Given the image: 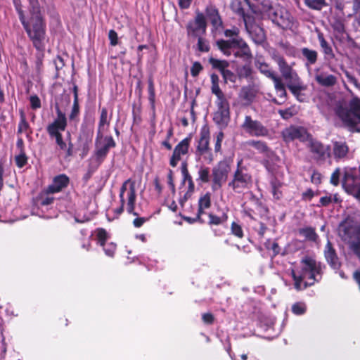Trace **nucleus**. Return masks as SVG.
<instances>
[{
  "instance_id": "obj_1",
  "label": "nucleus",
  "mask_w": 360,
  "mask_h": 360,
  "mask_svg": "<svg viewBox=\"0 0 360 360\" xmlns=\"http://www.w3.org/2000/svg\"><path fill=\"white\" fill-rule=\"evenodd\" d=\"M30 16L21 18L20 21L33 46L37 50L43 51L45 48L46 22L41 15L39 2L37 0H30Z\"/></svg>"
},
{
  "instance_id": "obj_2",
  "label": "nucleus",
  "mask_w": 360,
  "mask_h": 360,
  "mask_svg": "<svg viewBox=\"0 0 360 360\" xmlns=\"http://www.w3.org/2000/svg\"><path fill=\"white\" fill-rule=\"evenodd\" d=\"M300 264L301 271L299 274L293 269L291 271L294 285L297 290L312 285L321 278L320 266L314 259L307 257L301 260Z\"/></svg>"
},
{
  "instance_id": "obj_3",
  "label": "nucleus",
  "mask_w": 360,
  "mask_h": 360,
  "mask_svg": "<svg viewBox=\"0 0 360 360\" xmlns=\"http://www.w3.org/2000/svg\"><path fill=\"white\" fill-rule=\"evenodd\" d=\"M335 114L351 131L360 132V99L354 97L348 105H338Z\"/></svg>"
},
{
  "instance_id": "obj_4",
  "label": "nucleus",
  "mask_w": 360,
  "mask_h": 360,
  "mask_svg": "<svg viewBox=\"0 0 360 360\" xmlns=\"http://www.w3.org/2000/svg\"><path fill=\"white\" fill-rule=\"evenodd\" d=\"M275 60L278 66L282 77L287 82L288 87L293 94L297 95L301 91L305 89L301 79L296 71L293 70L292 65L288 64L281 56L277 57Z\"/></svg>"
},
{
  "instance_id": "obj_5",
  "label": "nucleus",
  "mask_w": 360,
  "mask_h": 360,
  "mask_svg": "<svg viewBox=\"0 0 360 360\" xmlns=\"http://www.w3.org/2000/svg\"><path fill=\"white\" fill-rule=\"evenodd\" d=\"M217 45L226 56H230L233 52L236 57L240 58L244 60L251 58L252 55L248 46L240 38L219 40L217 41Z\"/></svg>"
},
{
  "instance_id": "obj_6",
  "label": "nucleus",
  "mask_w": 360,
  "mask_h": 360,
  "mask_svg": "<svg viewBox=\"0 0 360 360\" xmlns=\"http://www.w3.org/2000/svg\"><path fill=\"white\" fill-rule=\"evenodd\" d=\"M252 186V177L247 169L241 166V161L238 162V167L233 174L232 180L229 183L236 193H243Z\"/></svg>"
},
{
  "instance_id": "obj_7",
  "label": "nucleus",
  "mask_w": 360,
  "mask_h": 360,
  "mask_svg": "<svg viewBox=\"0 0 360 360\" xmlns=\"http://www.w3.org/2000/svg\"><path fill=\"white\" fill-rule=\"evenodd\" d=\"M210 131L204 128L200 134L195 150V158L198 161L210 164L214 160L212 149L210 148Z\"/></svg>"
},
{
  "instance_id": "obj_8",
  "label": "nucleus",
  "mask_w": 360,
  "mask_h": 360,
  "mask_svg": "<svg viewBox=\"0 0 360 360\" xmlns=\"http://www.w3.org/2000/svg\"><path fill=\"white\" fill-rule=\"evenodd\" d=\"M216 110L213 113V121L220 128L224 129L230 121L229 103L226 96L216 98Z\"/></svg>"
},
{
  "instance_id": "obj_9",
  "label": "nucleus",
  "mask_w": 360,
  "mask_h": 360,
  "mask_svg": "<svg viewBox=\"0 0 360 360\" xmlns=\"http://www.w3.org/2000/svg\"><path fill=\"white\" fill-rule=\"evenodd\" d=\"M136 182L131 179L126 180L121 188L120 192V202L122 205L127 203V211L129 214L137 215L134 212L135 201H136Z\"/></svg>"
},
{
  "instance_id": "obj_10",
  "label": "nucleus",
  "mask_w": 360,
  "mask_h": 360,
  "mask_svg": "<svg viewBox=\"0 0 360 360\" xmlns=\"http://www.w3.org/2000/svg\"><path fill=\"white\" fill-rule=\"evenodd\" d=\"M342 185L345 191L360 200V182L354 168H344Z\"/></svg>"
},
{
  "instance_id": "obj_11",
  "label": "nucleus",
  "mask_w": 360,
  "mask_h": 360,
  "mask_svg": "<svg viewBox=\"0 0 360 360\" xmlns=\"http://www.w3.org/2000/svg\"><path fill=\"white\" fill-rule=\"evenodd\" d=\"M307 146L312 154L314 159L318 162H324L331 157L330 148L320 141L310 137L307 141Z\"/></svg>"
},
{
  "instance_id": "obj_12",
  "label": "nucleus",
  "mask_w": 360,
  "mask_h": 360,
  "mask_svg": "<svg viewBox=\"0 0 360 360\" xmlns=\"http://www.w3.org/2000/svg\"><path fill=\"white\" fill-rule=\"evenodd\" d=\"M95 146V156L98 161H102L106 157L110 149L115 147L116 143L111 136L97 134Z\"/></svg>"
},
{
  "instance_id": "obj_13",
  "label": "nucleus",
  "mask_w": 360,
  "mask_h": 360,
  "mask_svg": "<svg viewBox=\"0 0 360 360\" xmlns=\"http://www.w3.org/2000/svg\"><path fill=\"white\" fill-rule=\"evenodd\" d=\"M268 16L273 22L282 27H288L292 23V17L290 13L280 6H271L268 10Z\"/></svg>"
},
{
  "instance_id": "obj_14",
  "label": "nucleus",
  "mask_w": 360,
  "mask_h": 360,
  "mask_svg": "<svg viewBox=\"0 0 360 360\" xmlns=\"http://www.w3.org/2000/svg\"><path fill=\"white\" fill-rule=\"evenodd\" d=\"M207 22L202 13H197L195 18L188 22L186 25L188 37L196 38L206 33Z\"/></svg>"
},
{
  "instance_id": "obj_15",
  "label": "nucleus",
  "mask_w": 360,
  "mask_h": 360,
  "mask_svg": "<svg viewBox=\"0 0 360 360\" xmlns=\"http://www.w3.org/2000/svg\"><path fill=\"white\" fill-rule=\"evenodd\" d=\"M241 128L253 136H265L268 134V129L260 122L252 120L249 115L245 117Z\"/></svg>"
},
{
  "instance_id": "obj_16",
  "label": "nucleus",
  "mask_w": 360,
  "mask_h": 360,
  "mask_svg": "<svg viewBox=\"0 0 360 360\" xmlns=\"http://www.w3.org/2000/svg\"><path fill=\"white\" fill-rule=\"evenodd\" d=\"M230 170V166L226 162H220L213 168L212 188L214 190L221 187L222 184L226 181Z\"/></svg>"
},
{
  "instance_id": "obj_17",
  "label": "nucleus",
  "mask_w": 360,
  "mask_h": 360,
  "mask_svg": "<svg viewBox=\"0 0 360 360\" xmlns=\"http://www.w3.org/2000/svg\"><path fill=\"white\" fill-rule=\"evenodd\" d=\"M67 126V120L65 114L60 110H58L56 119L46 127V131L52 139L62 135V132L65 130Z\"/></svg>"
},
{
  "instance_id": "obj_18",
  "label": "nucleus",
  "mask_w": 360,
  "mask_h": 360,
  "mask_svg": "<svg viewBox=\"0 0 360 360\" xmlns=\"http://www.w3.org/2000/svg\"><path fill=\"white\" fill-rule=\"evenodd\" d=\"M283 138L285 142H290L298 139L302 142L307 141L310 138L307 130L300 127L290 126L282 132Z\"/></svg>"
},
{
  "instance_id": "obj_19",
  "label": "nucleus",
  "mask_w": 360,
  "mask_h": 360,
  "mask_svg": "<svg viewBox=\"0 0 360 360\" xmlns=\"http://www.w3.org/2000/svg\"><path fill=\"white\" fill-rule=\"evenodd\" d=\"M191 138H185L181 141L174 148L173 154L169 160V165L175 167L184 155L188 152Z\"/></svg>"
},
{
  "instance_id": "obj_20",
  "label": "nucleus",
  "mask_w": 360,
  "mask_h": 360,
  "mask_svg": "<svg viewBox=\"0 0 360 360\" xmlns=\"http://www.w3.org/2000/svg\"><path fill=\"white\" fill-rule=\"evenodd\" d=\"M314 78L319 84L325 87L333 86L337 83V77L322 68L314 70Z\"/></svg>"
},
{
  "instance_id": "obj_21",
  "label": "nucleus",
  "mask_w": 360,
  "mask_h": 360,
  "mask_svg": "<svg viewBox=\"0 0 360 360\" xmlns=\"http://www.w3.org/2000/svg\"><path fill=\"white\" fill-rule=\"evenodd\" d=\"M70 183L69 177L65 174H59L55 176L51 184H50L46 190V193H56L62 191L68 187Z\"/></svg>"
},
{
  "instance_id": "obj_22",
  "label": "nucleus",
  "mask_w": 360,
  "mask_h": 360,
  "mask_svg": "<svg viewBox=\"0 0 360 360\" xmlns=\"http://www.w3.org/2000/svg\"><path fill=\"white\" fill-rule=\"evenodd\" d=\"M348 153L349 147L346 142L342 141L333 142L331 156L336 161L345 160L347 158Z\"/></svg>"
},
{
  "instance_id": "obj_23",
  "label": "nucleus",
  "mask_w": 360,
  "mask_h": 360,
  "mask_svg": "<svg viewBox=\"0 0 360 360\" xmlns=\"http://www.w3.org/2000/svg\"><path fill=\"white\" fill-rule=\"evenodd\" d=\"M324 256L328 264L334 269H338L340 266L339 258L331 243L328 240L324 248Z\"/></svg>"
},
{
  "instance_id": "obj_24",
  "label": "nucleus",
  "mask_w": 360,
  "mask_h": 360,
  "mask_svg": "<svg viewBox=\"0 0 360 360\" xmlns=\"http://www.w3.org/2000/svg\"><path fill=\"white\" fill-rule=\"evenodd\" d=\"M53 139L55 140L58 150L65 153V158L70 157L73 155V144L70 140V135L69 134L66 139L68 143L63 139L62 135L53 138Z\"/></svg>"
},
{
  "instance_id": "obj_25",
  "label": "nucleus",
  "mask_w": 360,
  "mask_h": 360,
  "mask_svg": "<svg viewBox=\"0 0 360 360\" xmlns=\"http://www.w3.org/2000/svg\"><path fill=\"white\" fill-rule=\"evenodd\" d=\"M255 65L256 68L266 77L272 80L278 77L276 73L269 67V64H267L262 57L259 56L256 58Z\"/></svg>"
},
{
  "instance_id": "obj_26",
  "label": "nucleus",
  "mask_w": 360,
  "mask_h": 360,
  "mask_svg": "<svg viewBox=\"0 0 360 360\" xmlns=\"http://www.w3.org/2000/svg\"><path fill=\"white\" fill-rule=\"evenodd\" d=\"M257 95V90L250 86H243L240 92V98L245 101V104L251 103Z\"/></svg>"
},
{
  "instance_id": "obj_27",
  "label": "nucleus",
  "mask_w": 360,
  "mask_h": 360,
  "mask_svg": "<svg viewBox=\"0 0 360 360\" xmlns=\"http://www.w3.org/2000/svg\"><path fill=\"white\" fill-rule=\"evenodd\" d=\"M211 206V195L209 193L202 195L198 200V218L200 219L201 216L205 213V210Z\"/></svg>"
},
{
  "instance_id": "obj_28",
  "label": "nucleus",
  "mask_w": 360,
  "mask_h": 360,
  "mask_svg": "<svg viewBox=\"0 0 360 360\" xmlns=\"http://www.w3.org/2000/svg\"><path fill=\"white\" fill-rule=\"evenodd\" d=\"M110 121L108 119V110L106 108H102L98 126L97 134H105L108 130Z\"/></svg>"
},
{
  "instance_id": "obj_29",
  "label": "nucleus",
  "mask_w": 360,
  "mask_h": 360,
  "mask_svg": "<svg viewBox=\"0 0 360 360\" xmlns=\"http://www.w3.org/2000/svg\"><path fill=\"white\" fill-rule=\"evenodd\" d=\"M206 15L214 27L221 25V20L219 15L218 10L213 6H208L206 8Z\"/></svg>"
},
{
  "instance_id": "obj_30",
  "label": "nucleus",
  "mask_w": 360,
  "mask_h": 360,
  "mask_svg": "<svg viewBox=\"0 0 360 360\" xmlns=\"http://www.w3.org/2000/svg\"><path fill=\"white\" fill-rule=\"evenodd\" d=\"M249 6L248 0H233L231 5L232 10L241 16L245 15V11Z\"/></svg>"
},
{
  "instance_id": "obj_31",
  "label": "nucleus",
  "mask_w": 360,
  "mask_h": 360,
  "mask_svg": "<svg viewBox=\"0 0 360 360\" xmlns=\"http://www.w3.org/2000/svg\"><path fill=\"white\" fill-rule=\"evenodd\" d=\"M246 146L254 148L260 153L269 155L271 152L266 143L261 141H249L246 142Z\"/></svg>"
},
{
  "instance_id": "obj_32",
  "label": "nucleus",
  "mask_w": 360,
  "mask_h": 360,
  "mask_svg": "<svg viewBox=\"0 0 360 360\" xmlns=\"http://www.w3.org/2000/svg\"><path fill=\"white\" fill-rule=\"evenodd\" d=\"M303 56L307 60L306 65L314 64L317 60L318 53L316 51L309 49L308 48H303L301 50Z\"/></svg>"
},
{
  "instance_id": "obj_33",
  "label": "nucleus",
  "mask_w": 360,
  "mask_h": 360,
  "mask_svg": "<svg viewBox=\"0 0 360 360\" xmlns=\"http://www.w3.org/2000/svg\"><path fill=\"white\" fill-rule=\"evenodd\" d=\"M219 77L217 75L212 74L211 75V91L214 95H215L216 98L225 96L224 92L219 87Z\"/></svg>"
},
{
  "instance_id": "obj_34",
  "label": "nucleus",
  "mask_w": 360,
  "mask_h": 360,
  "mask_svg": "<svg viewBox=\"0 0 360 360\" xmlns=\"http://www.w3.org/2000/svg\"><path fill=\"white\" fill-rule=\"evenodd\" d=\"M300 234L305 238L306 240L310 241H316L318 235L315 232V229L311 227L304 228L300 230Z\"/></svg>"
},
{
  "instance_id": "obj_35",
  "label": "nucleus",
  "mask_w": 360,
  "mask_h": 360,
  "mask_svg": "<svg viewBox=\"0 0 360 360\" xmlns=\"http://www.w3.org/2000/svg\"><path fill=\"white\" fill-rule=\"evenodd\" d=\"M209 62L214 68L219 70L221 74L229 67V63L224 60H218L211 58H210Z\"/></svg>"
},
{
  "instance_id": "obj_36",
  "label": "nucleus",
  "mask_w": 360,
  "mask_h": 360,
  "mask_svg": "<svg viewBox=\"0 0 360 360\" xmlns=\"http://www.w3.org/2000/svg\"><path fill=\"white\" fill-rule=\"evenodd\" d=\"M274 84V87L276 91L277 95L281 98H284L286 95V91L285 89V85L282 82L281 79L278 77L275 79L273 80Z\"/></svg>"
},
{
  "instance_id": "obj_37",
  "label": "nucleus",
  "mask_w": 360,
  "mask_h": 360,
  "mask_svg": "<svg viewBox=\"0 0 360 360\" xmlns=\"http://www.w3.org/2000/svg\"><path fill=\"white\" fill-rule=\"evenodd\" d=\"M305 4L310 8L321 10L326 6V0H304Z\"/></svg>"
},
{
  "instance_id": "obj_38",
  "label": "nucleus",
  "mask_w": 360,
  "mask_h": 360,
  "mask_svg": "<svg viewBox=\"0 0 360 360\" xmlns=\"http://www.w3.org/2000/svg\"><path fill=\"white\" fill-rule=\"evenodd\" d=\"M20 121L18 124V133H22L25 132L28 128H29V124L26 121L25 115L23 112V110H20Z\"/></svg>"
},
{
  "instance_id": "obj_39",
  "label": "nucleus",
  "mask_w": 360,
  "mask_h": 360,
  "mask_svg": "<svg viewBox=\"0 0 360 360\" xmlns=\"http://www.w3.org/2000/svg\"><path fill=\"white\" fill-rule=\"evenodd\" d=\"M198 39L197 49L198 51L201 52H207L210 50V46L208 41L203 37V36H200L196 37Z\"/></svg>"
},
{
  "instance_id": "obj_40",
  "label": "nucleus",
  "mask_w": 360,
  "mask_h": 360,
  "mask_svg": "<svg viewBox=\"0 0 360 360\" xmlns=\"http://www.w3.org/2000/svg\"><path fill=\"white\" fill-rule=\"evenodd\" d=\"M96 237L98 240V243L101 246H104L105 243L108 238V236L105 230L103 229H98L96 230Z\"/></svg>"
},
{
  "instance_id": "obj_41",
  "label": "nucleus",
  "mask_w": 360,
  "mask_h": 360,
  "mask_svg": "<svg viewBox=\"0 0 360 360\" xmlns=\"http://www.w3.org/2000/svg\"><path fill=\"white\" fill-rule=\"evenodd\" d=\"M343 176V169H341L340 168L335 169V170L332 173L330 176V183L333 186H338L340 182V176Z\"/></svg>"
},
{
  "instance_id": "obj_42",
  "label": "nucleus",
  "mask_w": 360,
  "mask_h": 360,
  "mask_svg": "<svg viewBox=\"0 0 360 360\" xmlns=\"http://www.w3.org/2000/svg\"><path fill=\"white\" fill-rule=\"evenodd\" d=\"M281 184L279 181L274 180L271 181L272 193L276 199H280L282 196V192L280 191Z\"/></svg>"
},
{
  "instance_id": "obj_43",
  "label": "nucleus",
  "mask_w": 360,
  "mask_h": 360,
  "mask_svg": "<svg viewBox=\"0 0 360 360\" xmlns=\"http://www.w3.org/2000/svg\"><path fill=\"white\" fill-rule=\"evenodd\" d=\"M307 309L306 305L303 302H297L292 306V311L295 315H302Z\"/></svg>"
},
{
  "instance_id": "obj_44",
  "label": "nucleus",
  "mask_w": 360,
  "mask_h": 360,
  "mask_svg": "<svg viewBox=\"0 0 360 360\" xmlns=\"http://www.w3.org/2000/svg\"><path fill=\"white\" fill-rule=\"evenodd\" d=\"M15 163L19 168L23 167L27 162V158L24 151L20 153L15 158Z\"/></svg>"
},
{
  "instance_id": "obj_45",
  "label": "nucleus",
  "mask_w": 360,
  "mask_h": 360,
  "mask_svg": "<svg viewBox=\"0 0 360 360\" xmlns=\"http://www.w3.org/2000/svg\"><path fill=\"white\" fill-rule=\"evenodd\" d=\"M319 40L324 53L326 55H333V50L331 47L328 45L327 41L324 39L323 35H319Z\"/></svg>"
},
{
  "instance_id": "obj_46",
  "label": "nucleus",
  "mask_w": 360,
  "mask_h": 360,
  "mask_svg": "<svg viewBox=\"0 0 360 360\" xmlns=\"http://www.w3.org/2000/svg\"><path fill=\"white\" fill-rule=\"evenodd\" d=\"M199 179L202 182H208L210 180V170L207 167H200L198 171Z\"/></svg>"
},
{
  "instance_id": "obj_47",
  "label": "nucleus",
  "mask_w": 360,
  "mask_h": 360,
  "mask_svg": "<svg viewBox=\"0 0 360 360\" xmlns=\"http://www.w3.org/2000/svg\"><path fill=\"white\" fill-rule=\"evenodd\" d=\"M224 133L221 131H219L218 133L216 134L215 135V143H214V151L216 153H218L221 150V142L224 139Z\"/></svg>"
},
{
  "instance_id": "obj_48",
  "label": "nucleus",
  "mask_w": 360,
  "mask_h": 360,
  "mask_svg": "<svg viewBox=\"0 0 360 360\" xmlns=\"http://www.w3.org/2000/svg\"><path fill=\"white\" fill-rule=\"evenodd\" d=\"M231 232L238 238H242L243 236V232L241 226L236 222H233L231 224Z\"/></svg>"
},
{
  "instance_id": "obj_49",
  "label": "nucleus",
  "mask_w": 360,
  "mask_h": 360,
  "mask_svg": "<svg viewBox=\"0 0 360 360\" xmlns=\"http://www.w3.org/2000/svg\"><path fill=\"white\" fill-rule=\"evenodd\" d=\"M251 74L252 69L249 65H244L238 71V75L240 77L248 78L251 75Z\"/></svg>"
},
{
  "instance_id": "obj_50",
  "label": "nucleus",
  "mask_w": 360,
  "mask_h": 360,
  "mask_svg": "<svg viewBox=\"0 0 360 360\" xmlns=\"http://www.w3.org/2000/svg\"><path fill=\"white\" fill-rule=\"evenodd\" d=\"M103 247L105 255L109 257H112L116 250V245L113 243H110Z\"/></svg>"
},
{
  "instance_id": "obj_51",
  "label": "nucleus",
  "mask_w": 360,
  "mask_h": 360,
  "mask_svg": "<svg viewBox=\"0 0 360 360\" xmlns=\"http://www.w3.org/2000/svg\"><path fill=\"white\" fill-rule=\"evenodd\" d=\"M13 4L15 6V10L18 14L19 19L20 20L21 18H23L25 17L23 10H22L21 1H20V0H13Z\"/></svg>"
},
{
  "instance_id": "obj_52",
  "label": "nucleus",
  "mask_w": 360,
  "mask_h": 360,
  "mask_svg": "<svg viewBox=\"0 0 360 360\" xmlns=\"http://www.w3.org/2000/svg\"><path fill=\"white\" fill-rule=\"evenodd\" d=\"M202 70V66L198 62H195L191 68V73L193 77H196L199 75L200 72Z\"/></svg>"
},
{
  "instance_id": "obj_53",
  "label": "nucleus",
  "mask_w": 360,
  "mask_h": 360,
  "mask_svg": "<svg viewBox=\"0 0 360 360\" xmlns=\"http://www.w3.org/2000/svg\"><path fill=\"white\" fill-rule=\"evenodd\" d=\"M108 37L112 46H115L117 44L118 37L117 32L115 30H110L109 31Z\"/></svg>"
},
{
  "instance_id": "obj_54",
  "label": "nucleus",
  "mask_w": 360,
  "mask_h": 360,
  "mask_svg": "<svg viewBox=\"0 0 360 360\" xmlns=\"http://www.w3.org/2000/svg\"><path fill=\"white\" fill-rule=\"evenodd\" d=\"M221 75H222L223 78L226 82L227 81H230L232 82H235L236 77L233 75V73L232 72H231L230 70H226L224 72H223V73Z\"/></svg>"
},
{
  "instance_id": "obj_55",
  "label": "nucleus",
  "mask_w": 360,
  "mask_h": 360,
  "mask_svg": "<svg viewBox=\"0 0 360 360\" xmlns=\"http://www.w3.org/2000/svg\"><path fill=\"white\" fill-rule=\"evenodd\" d=\"M30 104L33 109L39 108L41 107V101L39 97L37 96H32L30 97Z\"/></svg>"
},
{
  "instance_id": "obj_56",
  "label": "nucleus",
  "mask_w": 360,
  "mask_h": 360,
  "mask_svg": "<svg viewBox=\"0 0 360 360\" xmlns=\"http://www.w3.org/2000/svg\"><path fill=\"white\" fill-rule=\"evenodd\" d=\"M279 114L283 119L288 120L292 117L295 115V112L291 109L289 108L286 110H279Z\"/></svg>"
},
{
  "instance_id": "obj_57",
  "label": "nucleus",
  "mask_w": 360,
  "mask_h": 360,
  "mask_svg": "<svg viewBox=\"0 0 360 360\" xmlns=\"http://www.w3.org/2000/svg\"><path fill=\"white\" fill-rule=\"evenodd\" d=\"M354 11L356 15V20L360 25V2L355 1L354 4Z\"/></svg>"
},
{
  "instance_id": "obj_58",
  "label": "nucleus",
  "mask_w": 360,
  "mask_h": 360,
  "mask_svg": "<svg viewBox=\"0 0 360 360\" xmlns=\"http://www.w3.org/2000/svg\"><path fill=\"white\" fill-rule=\"evenodd\" d=\"M238 32H239V30L238 28H233V29H231V30H225V36L227 37H236V38H239L238 37Z\"/></svg>"
},
{
  "instance_id": "obj_59",
  "label": "nucleus",
  "mask_w": 360,
  "mask_h": 360,
  "mask_svg": "<svg viewBox=\"0 0 360 360\" xmlns=\"http://www.w3.org/2000/svg\"><path fill=\"white\" fill-rule=\"evenodd\" d=\"M74 91H75V101H74V104H73V108H72V116L75 114V113H77L78 112V110H79V106H78V103H77V86H75L74 87Z\"/></svg>"
},
{
  "instance_id": "obj_60",
  "label": "nucleus",
  "mask_w": 360,
  "mask_h": 360,
  "mask_svg": "<svg viewBox=\"0 0 360 360\" xmlns=\"http://www.w3.org/2000/svg\"><path fill=\"white\" fill-rule=\"evenodd\" d=\"M148 92H149V98L151 101H153L155 99V89L153 82L152 80L148 82Z\"/></svg>"
},
{
  "instance_id": "obj_61",
  "label": "nucleus",
  "mask_w": 360,
  "mask_h": 360,
  "mask_svg": "<svg viewBox=\"0 0 360 360\" xmlns=\"http://www.w3.org/2000/svg\"><path fill=\"white\" fill-rule=\"evenodd\" d=\"M333 202V198L331 195L323 196L320 199V204L322 206H327Z\"/></svg>"
},
{
  "instance_id": "obj_62",
  "label": "nucleus",
  "mask_w": 360,
  "mask_h": 360,
  "mask_svg": "<svg viewBox=\"0 0 360 360\" xmlns=\"http://www.w3.org/2000/svg\"><path fill=\"white\" fill-rule=\"evenodd\" d=\"M210 223L214 225L220 224L222 222V220L220 217L214 216L212 214H209Z\"/></svg>"
},
{
  "instance_id": "obj_63",
  "label": "nucleus",
  "mask_w": 360,
  "mask_h": 360,
  "mask_svg": "<svg viewBox=\"0 0 360 360\" xmlns=\"http://www.w3.org/2000/svg\"><path fill=\"white\" fill-rule=\"evenodd\" d=\"M202 321H204V323H207V324L212 323L214 321V316L210 313H207V314H202Z\"/></svg>"
},
{
  "instance_id": "obj_64",
  "label": "nucleus",
  "mask_w": 360,
  "mask_h": 360,
  "mask_svg": "<svg viewBox=\"0 0 360 360\" xmlns=\"http://www.w3.org/2000/svg\"><path fill=\"white\" fill-rule=\"evenodd\" d=\"M146 221V218L138 217L134 220L133 224L135 227L139 228V227H141Z\"/></svg>"
}]
</instances>
